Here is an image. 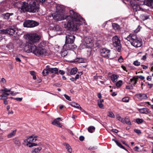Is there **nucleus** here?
<instances>
[{"label":"nucleus","mask_w":153,"mask_h":153,"mask_svg":"<svg viewBox=\"0 0 153 153\" xmlns=\"http://www.w3.org/2000/svg\"><path fill=\"white\" fill-rule=\"evenodd\" d=\"M59 12H56L52 14V16L54 19L57 21H61L66 19L68 22L67 27L68 29L71 31H76L78 30L79 27L82 24L83 19L78 14L72 10L70 11V15L69 16H65L64 15L62 11L63 9L59 10L58 7L57 8ZM72 32H71V33Z\"/></svg>","instance_id":"obj_1"},{"label":"nucleus","mask_w":153,"mask_h":153,"mask_svg":"<svg viewBox=\"0 0 153 153\" xmlns=\"http://www.w3.org/2000/svg\"><path fill=\"white\" fill-rule=\"evenodd\" d=\"M126 39L129 41L131 44L136 48L140 47L142 45V42L137 37L136 34L131 33Z\"/></svg>","instance_id":"obj_2"},{"label":"nucleus","mask_w":153,"mask_h":153,"mask_svg":"<svg viewBox=\"0 0 153 153\" xmlns=\"http://www.w3.org/2000/svg\"><path fill=\"white\" fill-rule=\"evenodd\" d=\"M28 52H32L35 55L38 56H45L47 55L45 49L41 48H38L35 45H33L30 46Z\"/></svg>","instance_id":"obj_3"},{"label":"nucleus","mask_w":153,"mask_h":153,"mask_svg":"<svg viewBox=\"0 0 153 153\" xmlns=\"http://www.w3.org/2000/svg\"><path fill=\"white\" fill-rule=\"evenodd\" d=\"M41 38V36L36 33L30 34L28 36V51L30 50V46L35 44L38 42Z\"/></svg>","instance_id":"obj_4"},{"label":"nucleus","mask_w":153,"mask_h":153,"mask_svg":"<svg viewBox=\"0 0 153 153\" xmlns=\"http://www.w3.org/2000/svg\"><path fill=\"white\" fill-rule=\"evenodd\" d=\"M29 3V12L35 13L38 11L39 5L36 4L35 0H28Z\"/></svg>","instance_id":"obj_5"},{"label":"nucleus","mask_w":153,"mask_h":153,"mask_svg":"<svg viewBox=\"0 0 153 153\" xmlns=\"http://www.w3.org/2000/svg\"><path fill=\"white\" fill-rule=\"evenodd\" d=\"M36 137H33V136H30L29 138L25 140L24 142L25 143H28L27 144V146L29 147L36 146L37 145V144L32 143L34 142L36 140Z\"/></svg>","instance_id":"obj_6"},{"label":"nucleus","mask_w":153,"mask_h":153,"mask_svg":"<svg viewBox=\"0 0 153 153\" xmlns=\"http://www.w3.org/2000/svg\"><path fill=\"white\" fill-rule=\"evenodd\" d=\"M112 41L113 46L116 48L118 52H120L121 50L120 41L118 37L116 36L113 37Z\"/></svg>","instance_id":"obj_7"},{"label":"nucleus","mask_w":153,"mask_h":153,"mask_svg":"<svg viewBox=\"0 0 153 153\" xmlns=\"http://www.w3.org/2000/svg\"><path fill=\"white\" fill-rule=\"evenodd\" d=\"M39 23L36 22L32 20H27L25 21L23 23L24 27H32L38 25Z\"/></svg>","instance_id":"obj_8"},{"label":"nucleus","mask_w":153,"mask_h":153,"mask_svg":"<svg viewBox=\"0 0 153 153\" xmlns=\"http://www.w3.org/2000/svg\"><path fill=\"white\" fill-rule=\"evenodd\" d=\"M100 54L102 56L106 58L109 57L110 55V50L106 48H102L100 50Z\"/></svg>","instance_id":"obj_9"},{"label":"nucleus","mask_w":153,"mask_h":153,"mask_svg":"<svg viewBox=\"0 0 153 153\" xmlns=\"http://www.w3.org/2000/svg\"><path fill=\"white\" fill-rule=\"evenodd\" d=\"M76 46L73 43H66L63 47V49L64 51L69 50L76 49Z\"/></svg>","instance_id":"obj_10"},{"label":"nucleus","mask_w":153,"mask_h":153,"mask_svg":"<svg viewBox=\"0 0 153 153\" xmlns=\"http://www.w3.org/2000/svg\"><path fill=\"white\" fill-rule=\"evenodd\" d=\"M73 33H68L66 34L65 37L66 43H73L75 39V36L73 34Z\"/></svg>","instance_id":"obj_11"},{"label":"nucleus","mask_w":153,"mask_h":153,"mask_svg":"<svg viewBox=\"0 0 153 153\" xmlns=\"http://www.w3.org/2000/svg\"><path fill=\"white\" fill-rule=\"evenodd\" d=\"M15 31L14 29L8 28L7 29H3L0 30V34H8L13 36L14 34Z\"/></svg>","instance_id":"obj_12"},{"label":"nucleus","mask_w":153,"mask_h":153,"mask_svg":"<svg viewBox=\"0 0 153 153\" xmlns=\"http://www.w3.org/2000/svg\"><path fill=\"white\" fill-rule=\"evenodd\" d=\"M23 3V4L21 8V12H29V8L28 1L27 2H24Z\"/></svg>","instance_id":"obj_13"},{"label":"nucleus","mask_w":153,"mask_h":153,"mask_svg":"<svg viewBox=\"0 0 153 153\" xmlns=\"http://www.w3.org/2000/svg\"><path fill=\"white\" fill-rule=\"evenodd\" d=\"M92 42V40L91 38H87L85 39V43L84 44L85 47L86 48H91L92 47L91 44Z\"/></svg>","instance_id":"obj_14"},{"label":"nucleus","mask_w":153,"mask_h":153,"mask_svg":"<svg viewBox=\"0 0 153 153\" xmlns=\"http://www.w3.org/2000/svg\"><path fill=\"white\" fill-rule=\"evenodd\" d=\"M144 4L153 8V0H143Z\"/></svg>","instance_id":"obj_15"},{"label":"nucleus","mask_w":153,"mask_h":153,"mask_svg":"<svg viewBox=\"0 0 153 153\" xmlns=\"http://www.w3.org/2000/svg\"><path fill=\"white\" fill-rule=\"evenodd\" d=\"M135 96L140 100H145L147 98V95L145 94H138L135 95Z\"/></svg>","instance_id":"obj_16"},{"label":"nucleus","mask_w":153,"mask_h":153,"mask_svg":"<svg viewBox=\"0 0 153 153\" xmlns=\"http://www.w3.org/2000/svg\"><path fill=\"white\" fill-rule=\"evenodd\" d=\"M139 112L143 114H148L150 113V111L148 108H143L140 109L139 110Z\"/></svg>","instance_id":"obj_17"},{"label":"nucleus","mask_w":153,"mask_h":153,"mask_svg":"<svg viewBox=\"0 0 153 153\" xmlns=\"http://www.w3.org/2000/svg\"><path fill=\"white\" fill-rule=\"evenodd\" d=\"M133 10L134 11H137L138 10L144 11L145 10L142 8L140 7V5L137 4H136L134 5L133 7Z\"/></svg>","instance_id":"obj_18"},{"label":"nucleus","mask_w":153,"mask_h":153,"mask_svg":"<svg viewBox=\"0 0 153 153\" xmlns=\"http://www.w3.org/2000/svg\"><path fill=\"white\" fill-rule=\"evenodd\" d=\"M61 118H58L54 120V121L52 122V123L53 125H55L57 126L61 127L62 126L61 124L59 122V121H58V120H60Z\"/></svg>","instance_id":"obj_19"},{"label":"nucleus","mask_w":153,"mask_h":153,"mask_svg":"<svg viewBox=\"0 0 153 153\" xmlns=\"http://www.w3.org/2000/svg\"><path fill=\"white\" fill-rule=\"evenodd\" d=\"M51 73H53L55 74H59V71L58 69L56 68H48V69Z\"/></svg>","instance_id":"obj_20"},{"label":"nucleus","mask_w":153,"mask_h":153,"mask_svg":"<svg viewBox=\"0 0 153 153\" xmlns=\"http://www.w3.org/2000/svg\"><path fill=\"white\" fill-rule=\"evenodd\" d=\"M70 105L73 107H75L79 109L81 111H83V109L78 103H76L75 102H71L70 103Z\"/></svg>","instance_id":"obj_21"},{"label":"nucleus","mask_w":153,"mask_h":153,"mask_svg":"<svg viewBox=\"0 0 153 153\" xmlns=\"http://www.w3.org/2000/svg\"><path fill=\"white\" fill-rule=\"evenodd\" d=\"M113 28L116 31H119L120 30V26L117 24L113 23L112 24Z\"/></svg>","instance_id":"obj_22"},{"label":"nucleus","mask_w":153,"mask_h":153,"mask_svg":"<svg viewBox=\"0 0 153 153\" xmlns=\"http://www.w3.org/2000/svg\"><path fill=\"white\" fill-rule=\"evenodd\" d=\"M49 68V67L47 66H46V68L43 70L42 72V74L44 76H46L49 73V71L48 69Z\"/></svg>","instance_id":"obj_23"},{"label":"nucleus","mask_w":153,"mask_h":153,"mask_svg":"<svg viewBox=\"0 0 153 153\" xmlns=\"http://www.w3.org/2000/svg\"><path fill=\"white\" fill-rule=\"evenodd\" d=\"M137 78L134 77L130 79L131 83L130 84H131V85H135L137 83Z\"/></svg>","instance_id":"obj_24"},{"label":"nucleus","mask_w":153,"mask_h":153,"mask_svg":"<svg viewBox=\"0 0 153 153\" xmlns=\"http://www.w3.org/2000/svg\"><path fill=\"white\" fill-rule=\"evenodd\" d=\"M16 133V130H13L12 132L8 134L7 136L8 138H10L15 135Z\"/></svg>","instance_id":"obj_25"},{"label":"nucleus","mask_w":153,"mask_h":153,"mask_svg":"<svg viewBox=\"0 0 153 153\" xmlns=\"http://www.w3.org/2000/svg\"><path fill=\"white\" fill-rule=\"evenodd\" d=\"M111 80L113 82H115L117 80L118 76L117 75L113 74L111 75Z\"/></svg>","instance_id":"obj_26"},{"label":"nucleus","mask_w":153,"mask_h":153,"mask_svg":"<svg viewBox=\"0 0 153 153\" xmlns=\"http://www.w3.org/2000/svg\"><path fill=\"white\" fill-rule=\"evenodd\" d=\"M123 123H126L129 125H131V123L130 122L129 119L128 117H126L125 119L123 120Z\"/></svg>","instance_id":"obj_27"},{"label":"nucleus","mask_w":153,"mask_h":153,"mask_svg":"<svg viewBox=\"0 0 153 153\" xmlns=\"http://www.w3.org/2000/svg\"><path fill=\"white\" fill-rule=\"evenodd\" d=\"M64 145L65 146L66 149H67L68 151L70 153H71L72 152V149L69 145L65 143L64 144Z\"/></svg>","instance_id":"obj_28"},{"label":"nucleus","mask_w":153,"mask_h":153,"mask_svg":"<svg viewBox=\"0 0 153 153\" xmlns=\"http://www.w3.org/2000/svg\"><path fill=\"white\" fill-rule=\"evenodd\" d=\"M42 149L41 147L35 148L32 150V153H38Z\"/></svg>","instance_id":"obj_29"},{"label":"nucleus","mask_w":153,"mask_h":153,"mask_svg":"<svg viewBox=\"0 0 153 153\" xmlns=\"http://www.w3.org/2000/svg\"><path fill=\"white\" fill-rule=\"evenodd\" d=\"M77 71V69L76 68H72L71 71V75L75 74Z\"/></svg>","instance_id":"obj_30"},{"label":"nucleus","mask_w":153,"mask_h":153,"mask_svg":"<svg viewBox=\"0 0 153 153\" xmlns=\"http://www.w3.org/2000/svg\"><path fill=\"white\" fill-rule=\"evenodd\" d=\"M95 130V128L93 126H90L88 128V131L91 133H93Z\"/></svg>","instance_id":"obj_31"},{"label":"nucleus","mask_w":153,"mask_h":153,"mask_svg":"<svg viewBox=\"0 0 153 153\" xmlns=\"http://www.w3.org/2000/svg\"><path fill=\"white\" fill-rule=\"evenodd\" d=\"M75 62H78L79 63H83L84 62V60L82 58H77L74 61Z\"/></svg>","instance_id":"obj_32"},{"label":"nucleus","mask_w":153,"mask_h":153,"mask_svg":"<svg viewBox=\"0 0 153 153\" xmlns=\"http://www.w3.org/2000/svg\"><path fill=\"white\" fill-rule=\"evenodd\" d=\"M2 15L4 17V19H8L10 16V13H8L4 14Z\"/></svg>","instance_id":"obj_33"},{"label":"nucleus","mask_w":153,"mask_h":153,"mask_svg":"<svg viewBox=\"0 0 153 153\" xmlns=\"http://www.w3.org/2000/svg\"><path fill=\"white\" fill-rule=\"evenodd\" d=\"M108 116L112 118H114L115 117V115L111 111L108 112Z\"/></svg>","instance_id":"obj_34"},{"label":"nucleus","mask_w":153,"mask_h":153,"mask_svg":"<svg viewBox=\"0 0 153 153\" xmlns=\"http://www.w3.org/2000/svg\"><path fill=\"white\" fill-rule=\"evenodd\" d=\"M116 144L117 145V146H118L120 148L123 149H124L126 151H127V150L126 149H125V148L119 142H118Z\"/></svg>","instance_id":"obj_35"},{"label":"nucleus","mask_w":153,"mask_h":153,"mask_svg":"<svg viewBox=\"0 0 153 153\" xmlns=\"http://www.w3.org/2000/svg\"><path fill=\"white\" fill-rule=\"evenodd\" d=\"M136 122L138 124H140L143 123L144 120L142 119L137 118L136 120Z\"/></svg>","instance_id":"obj_36"},{"label":"nucleus","mask_w":153,"mask_h":153,"mask_svg":"<svg viewBox=\"0 0 153 153\" xmlns=\"http://www.w3.org/2000/svg\"><path fill=\"white\" fill-rule=\"evenodd\" d=\"M30 74L33 76V79L35 80L36 79V76L35 75V72L33 71H30Z\"/></svg>","instance_id":"obj_37"},{"label":"nucleus","mask_w":153,"mask_h":153,"mask_svg":"<svg viewBox=\"0 0 153 153\" xmlns=\"http://www.w3.org/2000/svg\"><path fill=\"white\" fill-rule=\"evenodd\" d=\"M7 9L5 8L4 7H2L0 8V13H2L5 11H6Z\"/></svg>","instance_id":"obj_38"},{"label":"nucleus","mask_w":153,"mask_h":153,"mask_svg":"<svg viewBox=\"0 0 153 153\" xmlns=\"http://www.w3.org/2000/svg\"><path fill=\"white\" fill-rule=\"evenodd\" d=\"M122 81L121 80H119L116 83V85L117 87H120L122 85Z\"/></svg>","instance_id":"obj_39"},{"label":"nucleus","mask_w":153,"mask_h":153,"mask_svg":"<svg viewBox=\"0 0 153 153\" xmlns=\"http://www.w3.org/2000/svg\"><path fill=\"white\" fill-rule=\"evenodd\" d=\"M15 144L18 146H20L21 145L20 142L19 140H16L14 141Z\"/></svg>","instance_id":"obj_40"},{"label":"nucleus","mask_w":153,"mask_h":153,"mask_svg":"<svg viewBox=\"0 0 153 153\" xmlns=\"http://www.w3.org/2000/svg\"><path fill=\"white\" fill-rule=\"evenodd\" d=\"M129 98L128 97H126L123 98L122 101L123 102H127L129 101Z\"/></svg>","instance_id":"obj_41"},{"label":"nucleus","mask_w":153,"mask_h":153,"mask_svg":"<svg viewBox=\"0 0 153 153\" xmlns=\"http://www.w3.org/2000/svg\"><path fill=\"white\" fill-rule=\"evenodd\" d=\"M133 64L135 66H138L140 64V62H138L137 60H136L134 62Z\"/></svg>","instance_id":"obj_42"},{"label":"nucleus","mask_w":153,"mask_h":153,"mask_svg":"<svg viewBox=\"0 0 153 153\" xmlns=\"http://www.w3.org/2000/svg\"><path fill=\"white\" fill-rule=\"evenodd\" d=\"M1 91L4 92H10V89H8L7 88H4L3 89H2Z\"/></svg>","instance_id":"obj_43"},{"label":"nucleus","mask_w":153,"mask_h":153,"mask_svg":"<svg viewBox=\"0 0 153 153\" xmlns=\"http://www.w3.org/2000/svg\"><path fill=\"white\" fill-rule=\"evenodd\" d=\"M78 73L79 74H77L76 75L75 77V79H79L80 76H81L82 74V73L81 72L80 73L78 72Z\"/></svg>","instance_id":"obj_44"},{"label":"nucleus","mask_w":153,"mask_h":153,"mask_svg":"<svg viewBox=\"0 0 153 153\" xmlns=\"http://www.w3.org/2000/svg\"><path fill=\"white\" fill-rule=\"evenodd\" d=\"M117 118L118 120L120 121L123 123L124 122L123 121L124 119L120 116H117Z\"/></svg>","instance_id":"obj_45"},{"label":"nucleus","mask_w":153,"mask_h":153,"mask_svg":"<svg viewBox=\"0 0 153 153\" xmlns=\"http://www.w3.org/2000/svg\"><path fill=\"white\" fill-rule=\"evenodd\" d=\"M149 18V16L148 15H143L142 16V19L143 21H145Z\"/></svg>","instance_id":"obj_46"},{"label":"nucleus","mask_w":153,"mask_h":153,"mask_svg":"<svg viewBox=\"0 0 153 153\" xmlns=\"http://www.w3.org/2000/svg\"><path fill=\"white\" fill-rule=\"evenodd\" d=\"M134 131L135 133H136L137 134H141V131L139 129H134Z\"/></svg>","instance_id":"obj_47"},{"label":"nucleus","mask_w":153,"mask_h":153,"mask_svg":"<svg viewBox=\"0 0 153 153\" xmlns=\"http://www.w3.org/2000/svg\"><path fill=\"white\" fill-rule=\"evenodd\" d=\"M55 30H56V31H58L59 30H60L61 28L60 27L59 25H56L55 26Z\"/></svg>","instance_id":"obj_48"},{"label":"nucleus","mask_w":153,"mask_h":153,"mask_svg":"<svg viewBox=\"0 0 153 153\" xmlns=\"http://www.w3.org/2000/svg\"><path fill=\"white\" fill-rule=\"evenodd\" d=\"M98 105L99 107L101 108L102 109L104 108V105L103 104H102L101 102H98Z\"/></svg>","instance_id":"obj_49"},{"label":"nucleus","mask_w":153,"mask_h":153,"mask_svg":"<svg viewBox=\"0 0 153 153\" xmlns=\"http://www.w3.org/2000/svg\"><path fill=\"white\" fill-rule=\"evenodd\" d=\"M0 97H6L5 98H7V99L8 98V97H7L6 96L5 93L4 92H3V93L2 94H1L0 95Z\"/></svg>","instance_id":"obj_50"},{"label":"nucleus","mask_w":153,"mask_h":153,"mask_svg":"<svg viewBox=\"0 0 153 153\" xmlns=\"http://www.w3.org/2000/svg\"><path fill=\"white\" fill-rule=\"evenodd\" d=\"M64 97H65V98L67 100H69V101H71V99L70 98V97L68 96V95H66V94H64Z\"/></svg>","instance_id":"obj_51"},{"label":"nucleus","mask_w":153,"mask_h":153,"mask_svg":"<svg viewBox=\"0 0 153 153\" xmlns=\"http://www.w3.org/2000/svg\"><path fill=\"white\" fill-rule=\"evenodd\" d=\"M44 46H45V44L43 42H40L39 45V47H43Z\"/></svg>","instance_id":"obj_52"},{"label":"nucleus","mask_w":153,"mask_h":153,"mask_svg":"<svg viewBox=\"0 0 153 153\" xmlns=\"http://www.w3.org/2000/svg\"><path fill=\"white\" fill-rule=\"evenodd\" d=\"M10 92V95H12L13 96H14V95H16V94H18L19 93L18 92L14 93V91H11Z\"/></svg>","instance_id":"obj_53"},{"label":"nucleus","mask_w":153,"mask_h":153,"mask_svg":"<svg viewBox=\"0 0 153 153\" xmlns=\"http://www.w3.org/2000/svg\"><path fill=\"white\" fill-rule=\"evenodd\" d=\"M118 61L120 63L122 62H123V59L122 58V56H120V57L118 59Z\"/></svg>","instance_id":"obj_54"},{"label":"nucleus","mask_w":153,"mask_h":153,"mask_svg":"<svg viewBox=\"0 0 153 153\" xmlns=\"http://www.w3.org/2000/svg\"><path fill=\"white\" fill-rule=\"evenodd\" d=\"M14 99L17 101H21L22 100V98L17 97V98H14Z\"/></svg>","instance_id":"obj_55"},{"label":"nucleus","mask_w":153,"mask_h":153,"mask_svg":"<svg viewBox=\"0 0 153 153\" xmlns=\"http://www.w3.org/2000/svg\"><path fill=\"white\" fill-rule=\"evenodd\" d=\"M140 30V28L139 27V26H138V27L136 29H135V30H134V31L135 33H136L139 32Z\"/></svg>","instance_id":"obj_56"},{"label":"nucleus","mask_w":153,"mask_h":153,"mask_svg":"<svg viewBox=\"0 0 153 153\" xmlns=\"http://www.w3.org/2000/svg\"><path fill=\"white\" fill-rule=\"evenodd\" d=\"M35 1L38 2H42V3H43L45 0H35Z\"/></svg>","instance_id":"obj_57"},{"label":"nucleus","mask_w":153,"mask_h":153,"mask_svg":"<svg viewBox=\"0 0 153 153\" xmlns=\"http://www.w3.org/2000/svg\"><path fill=\"white\" fill-rule=\"evenodd\" d=\"M59 73L61 75H63L65 73V72L62 70H60L59 71Z\"/></svg>","instance_id":"obj_58"},{"label":"nucleus","mask_w":153,"mask_h":153,"mask_svg":"<svg viewBox=\"0 0 153 153\" xmlns=\"http://www.w3.org/2000/svg\"><path fill=\"white\" fill-rule=\"evenodd\" d=\"M84 139V137L82 136H81L79 137V140L81 141H83Z\"/></svg>","instance_id":"obj_59"},{"label":"nucleus","mask_w":153,"mask_h":153,"mask_svg":"<svg viewBox=\"0 0 153 153\" xmlns=\"http://www.w3.org/2000/svg\"><path fill=\"white\" fill-rule=\"evenodd\" d=\"M141 66L143 67V68L144 69H146L148 68V67L144 65H141Z\"/></svg>","instance_id":"obj_60"},{"label":"nucleus","mask_w":153,"mask_h":153,"mask_svg":"<svg viewBox=\"0 0 153 153\" xmlns=\"http://www.w3.org/2000/svg\"><path fill=\"white\" fill-rule=\"evenodd\" d=\"M147 80L150 81L152 79V76H148L147 77Z\"/></svg>","instance_id":"obj_61"},{"label":"nucleus","mask_w":153,"mask_h":153,"mask_svg":"<svg viewBox=\"0 0 153 153\" xmlns=\"http://www.w3.org/2000/svg\"><path fill=\"white\" fill-rule=\"evenodd\" d=\"M138 77L139 79L142 80H143L145 79V77L144 76L141 75L139 76Z\"/></svg>","instance_id":"obj_62"},{"label":"nucleus","mask_w":153,"mask_h":153,"mask_svg":"<svg viewBox=\"0 0 153 153\" xmlns=\"http://www.w3.org/2000/svg\"><path fill=\"white\" fill-rule=\"evenodd\" d=\"M112 131L113 132L116 133H117L118 132V131L116 129H113L112 130Z\"/></svg>","instance_id":"obj_63"},{"label":"nucleus","mask_w":153,"mask_h":153,"mask_svg":"<svg viewBox=\"0 0 153 153\" xmlns=\"http://www.w3.org/2000/svg\"><path fill=\"white\" fill-rule=\"evenodd\" d=\"M15 59L17 61L19 62H21V59H20L18 57H16L15 58Z\"/></svg>","instance_id":"obj_64"}]
</instances>
